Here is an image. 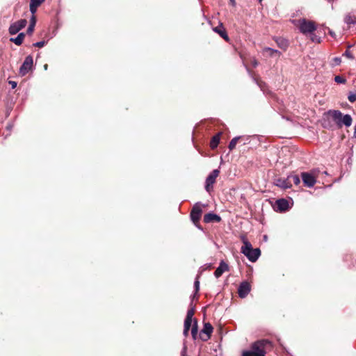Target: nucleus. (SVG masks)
I'll return each mask as SVG.
<instances>
[{"label":"nucleus","instance_id":"obj_6","mask_svg":"<svg viewBox=\"0 0 356 356\" xmlns=\"http://www.w3.org/2000/svg\"><path fill=\"white\" fill-rule=\"evenodd\" d=\"M33 65V57L31 55L27 56L19 68V74L22 76H25L32 69Z\"/></svg>","mask_w":356,"mask_h":356},{"label":"nucleus","instance_id":"obj_38","mask_svg":"<svg viewBox=\"0 0 356 356\" xmlns=\"http://www.w3.org/2000/svg\"><path fill=\"white\" fill-rule=\"evenodd\" d=\"M243 138L241 139L239 141H241L243 143V145H245L249 142V137L248 136H242Z\"/></svg>","mask_w":356,"mask_h":356},{"label":"nucleus","instance_id":"obj_41","mask_svg":"<svg viewBox=\"0 0 356 356\" xmlns=\"http://www.w3.org/2000/svg\"><path fill=\"white\" fill-rule=\"evenodd\" d=\"M328 33H329V34H330L332 37H333V38H334V37L336 36L335 33H334L333 31L330 30V29L329 30V32H328Z\"/></svg>","mask_w":356,"mask_h":356},{"label":"nucleus","instance_id":"obj_17","mask_svg":"<svg viewBox=\"0 0 356 356\" xmlns=\"http://www.w3.org/2000/svg\"><path fill=\"white\" fill-rule=\"evenodd\" d=\"M213 327L209 323H205L204 324L203 329L202 330V332L207 334V337L206 339H204L203 340L206 341L209 338H210V336L213 332Z\"/></svg>","mask_w":356,"mask_h":356},{"label":"nucleus","instance_id":"obj_40","mask_svg":"<svg viewBox=\"0 0 356 356\" xmlns=\"http://www.w3.org/2000/svg\"><path fill=\"white\" fill-rule=\"evenodd\" d=\"M252 65L254 67H256L259 65V63L257 62V60L256 59H253L252 60Z\"/></svg>","mask_w":356,"mask_h":356},{"label":"nucleus","instance_id":"obj_32","mask_svg":"<svg viewBox=\"0 0 356 356\" xmlns=\"http://www.w3.org/2000/svg\"><path fill=\"white\" fill-rule=\"evenodd\" d=\"M242 356H255L253 353L249 350H243L242 353Z\"/></svg>","mask_w":356,"mask_h":356},{"label":"nucleus","instance_id":"obj_14","mask_svg":"<svg viewBox=\"0 0 356 356\" xmlns=\"http://www.w3.org/2000/svg\"><path fill=\"white\" fill-rule=\"evenodd\" d=\"M275 185L280 188L287 189L290 188L292 186L291 181H289V179L287 177L286 179L279 178L275 180Z\"/></svg>","mask_w":356,"mask_h":356},{"label":"nucleus","instance_id":"obj_35","mask_svg":"<svg viewBox=\"0 0 356 356\" xmlns=\"http://www.w3.org/2000/svg\"><path fill=\"white\" fill-rule=\"evenodd\" d=\"M35 24H36V17H35V15H31V19H30V24H29L35 26Z\"/></svg>","mask_w":356,"mask_h":356},{"label":"nucleus","instance_id":"obj_43","mask_svg":"<svg viewBox=\"0 0 356 356\" xmlns=\"http://www.w3.org/2000/svg\"><path fill=\"white\" fill-rule=\"evenodd\" d=\"M258 83L259 86L261 88V89L262 90H264V89H263V84H264V83Z\"/></svg>","mask_w":356,"mask_h":356},{"label":"nucleus","instance_id":"obj_10","mask_svg":"<svg viewBox=\"0 0 356 356\" xmlns=\"http://www.w3.org/2000/svg\"><path fill=\"white\" fill-rule=\"evenodd\" d=\"M251 291V286L247 281L242 282L238 288V296L245 298Z\"/></svg>","mask_w":356,"mask_h":356},{"label":"nucleus","instance_id":"obj_24","mask_svg":"<svg viewBox=\"0 0 356 356\" xmlns=\"http://www.w3.org/2000/svg\"><path fill=\"white\" fill-rule=\"evenodd\" d=\"M192 305V304L191 305ZM194 310L195 308L193 306H191V307L188 310L186 317L185 318V321H188L192 322V318L194 315Z\"/></svg>","mask_w":356,"mask_h":356},{"label":"nucleus","instance_id":"obj_36","mask_svg":"<svg viewBox=\"0 0 356 356\" xmlns=\"http://www.w3.org/2000/svg\"><path fill=\"white\" fill-rule=\"evenodd\" d=\"M181 356H187V347L186 344L184 345L183 348L181 351Z\"/></svg>","mask_w":356,"mask_h":356},{"label":"nucleus","instance_id":"obj_19","mask_svg":"<svg viewBox=\"0 0 356 356\" xmlns=\"http://www.w3.org/2000/svg\"><path fill=\"white\" fill-rule=\"evenodd\" d=\"M24 37L25 34L24 33H19L16 38H11L10 41L19 46L22 44Z\"/></svg>","mask_w":356,"mask_h":356},{"label":"nucleus","instance_id":"obj_45","mask_svg":"<svg viewBox=\"0 0 356 356\" xmlns=\"http://www.w3.org/2000/svg\"><path fill=\"white\" fill-rule=\"evenodd\" d=\"M312 40H313V41H315V42H320V39H319V38H318V39H317V38H312Z\"/></svg>","mask_w":356,"mask_h":356},{"label":"nucleus","instance_id":"obj_18","mask_svg":"<svg viewBox=\"0 0 356 356\" xmlns=\"http://www.w3.org/2000/svg\"><path fill=\"white\" fill-rule=\"evenodd\" d=\"M221 133H218L213 136L210 142V147L212 149L216 148L220 143Z\"/></svg>","mask_w":356,"mask_h":356},{"label":"nucleus","instance_id":"obj_4","mask_svg":"<svg viewBox=\"0 0 356 356\" xmlns=\"http://www.w3.org/2000/svg\"><path fill=\"white\" fill-rule=\"evenodd\" d=\"M298 22L300 31L303 34L312 33L316 29L315 23L312 21L301 19Z\"/></svg>","mask_w":356,"mask_h":356},{"label":"nucleus","instance_id":"obj_23","mask_svg":"<svg viewBox=\"0 0 356 356\" xmlns=\"http://www.w3.org/2000/svg\"><path fill=\"white\" fill-rule=\"evenodd\" d=\"M288 177L289 179V181H291V184L293 182L295 185L297 186L300 183V179L299 177L296 175H289Z\"/></svg>","mask_w":356,"mask_h":356},{"label":"nucleus","instance_id":"obj_13","mask_svg":"<svg viewBox=\"0 0 356 356\" xmlns=\"http://www.w3.org/2000/svg\"><path fill=\"white\" fill-rule=\"evenodd\" d=\"M229 269V268L228 264L222 260L214 272V276L216 278H219L225 272L228 271Z\"/></svg>","mask_w":356,"mask_h":356},{"label":"nucleus","instance_id":"obj_22","mask_svg":"<svg viewBox=\"0 0 356 356\" xmlns=\"http://www.w3.org/2000/svg\"><path fill=\"white\" fill-rule=\"evenodd\" d=\"M191 323H192L191 321L184 320V327L183 334L185 337H187L188 335V332L191 327Z\"/></svg>","mask_w":356,"mask_h":356},{"label":"nucleus","instance_id":"obj_31","mask_svg":"<svg viewBox=\"0 0 356 356\" xmlns=\"http://www.w3.org/2000/svg\"><path fill=\"white\" fill-rule=\"evenodd\" d=\"M343 56H346L350 59H353L354 58V56H353V54H351V52L348 50H346L343 54Z\"/></svg>","mask_w":356,"mask_h":356},{"label":"nucleus","instance_id":"obj_30","mask_svg":"<svg viewBox=\"0 0 356 356\" xmlns=\"http://www.w3.org/2000/svg\"><path fill=\"white\" fill-rule=\"evenodd\" d=\"M46 43H47V42L42 40V41L37 42L34 43L33 45L34 47L41 48V47H43Z\"/></svg>","mask_w":356,"mask_h":356},{"label":"nucleus","instance_id":"obj_11","mask_svg":"<svg viewBox=\"0 0 356 356\" xmlns=\"http://www.w3.org/2000/svg\"><path fill=\"white\" fill-rule=\"evenodd\" d=\"M301 177L305 186L309 188L313 187L316 182L315 177L309 172H302Z\"/></svg>","mask_w":356,"mask_h":356},{"label":"nucleus","instance_id":"obj_15","mask_svg":"<svg viewBox=\"0 0 356 356\" xmlns=\"http://www.w3.org/2000/svg\"><path fill=\"white\" fill-rule=\"evenodd\" d=\"M203 220L205 223H209L211 222H218L221 220V218L220 216L214 213H208L204 215Z\"/></svg>","mask_w":356,"mask_h":356},{"label":"nucleus","instance_id":"obj_8","mask_svg":"<svg viewBox=\"0 0 356 356\" xmlns=\"http://www.w3.org/2000/svg\"><path fill=\"white\" fill-rule=\"evenodd\" d=\"M202 213V209L201 203L200 202L195 203L194 204V206L193 207V209H192V210L191 211V214H190L191 220L194 223L198 222L201 218Z\"/></svg>","mask_w":356,"mask_h":356},{"label":"nucleus","instance_id":"obj_48","mask_svg":"<svg viewBox=\"0 0 356 356\" xmlns=\"http://www.w3.org/2000/svg\"><path fill=\"white\" fill-rule=\"evenodd\" d=\"M263 0H259V2H261Z\"/></svg>","mask_w":356,"mask_h":356},{"label":"nucleus","instance_id":"obj_16","mask_svg":"<svg viewBox=\"0 0 356 356\" xmlns=\"http://www.w3.org/2000/svg\"><path fill=\"white\" fill-rule=\"evenodd\" d=\"M213 31L219 34V35L222 38L225 40L229 41V36L225 31V29L222 26V24H220L219 26L214 27Z\"/></svg>","mask_w":356,"mask_h":356},{"label":"nucleus","instance_id":"obj_34","mask_svg":"<svg viewBox=\"0 0 356 356\" xmlns=\"http://www.w3.org/2000/svg\"><path fill=\"white\" fill-rule=\"evenodd\" d=\"M45 0H31L30 3L40 6Z\"/></svg>","mask_w":356,"mask_h":356},{"label":"nucleus","instance_id":"obj_9","mask_svg":"<svg viewBox=\"0 0 356 356\" xmlns=\"http://www.w3.org/2000/svg\"><path fill=\"white\" fill-rule=\"evenodd\" d=\"M290 208L289 202L284 198L277 200L274 206L275 211L280 213L285 212Z\"/></svg>","mask_w":356,"mask_h":356},{"label":"nucleus","instance_id":"obj_42","mask_svg":"<svg viewBox=\"0 0 356 356\" xmlns=\"http://www.w3.org/2000/svg\"><path fill=\"white\" fill-rule=\"evenodd\" d=\"M229 1H230L231 4H232L233 6H236V1H235V0H229Z\"/></svg>","mask_w":356,"mask_h":356},{"label":"nucleus","instance_id":"obj_33","mask_svg":"<svg viewBox=\"0 0 356 356\" xmlns=\"http://www.w3.org/2000/svg\"><path fill=\"white\" fill-rule=\"evenodd\" d=\"M334 65H339L341 63V59L339 57H334L333 58Z\"/></svg>","mask_w":356,"mask_h":356},{"label":"nucleus","instance_id":"obj_29","mask_svg":"<svg viewBox=\"0 0 356 356\" xmlns=\"http://www.w3.org/2000/svg\"><path fill=\"white\" fill-rule=\"evenodd\" d=\"M334 81L337 83H345L346 80L341 76H336L334 77Z\"/></svg>","mask_w":356,"mask_h":356},{"label":"nucleus","instance_id":"obj_39","mask_svg":"<svg viewBox=\"0 0 356 356\" xmlns=\"http://www.w3.org/2000/svg\"><path fill=\"white\" fill-rule=\"evenodd\" d=\"M9 84L11 86L12 88L14 89L17 87V82L14 81H10Z\"/></svg>","mask_w":356,"mask_h":356},{"label":"nucleus","instance_id":"obj_2","mask_svg":"<svg viewBox=\"0 0 356 356\" xmlns=\"http://www.w3.org/2000/svg\"><path fill=\"white\" fill-rule=\"evenodd\" d=\"M327 113L339 128H341L343 126L349 127L352 124L353 118L349 114L344 115L339 110H329Z\"/></svg>","mask_w":356,"mask_h":356},{"label":"nucleus","instance_id":"obj_46","mask_svg":"<svg viewBox=\"0 0 356 356\" xmlns=\"http://www.w3.org/2000/svg\"><path fill=\"white\" fill-rule=\"evenodd\" d=\"M47 66H48V65H47V64L44 65V70H47Z\"/></svg>","mask_w":356,"mask_h":356},{"label":"nucleus","instance_id":"obj_27","mask_svg":"<svg viewBox=\"0 0 356 356\" xmlns=\"http://www.w3.org/2000/svg\"><path fill=\"white\" fill-rule=\"evenodd\" d=\"M348 99L350 102L353 103L356 101V92H351L348 96Z\"/></svg>","mask_w":356,"mask_h":356},{"label":"nucleus","instance_id":"obj_28","mask_svg":"<svg viewBox=\"0 0 356 356\" xmlns=\"http://www.w3.org/2000/svg\"><path fill=\"white\" fill-rule=\"evenodd\" d=\"M194 288H195V293L193 295V296L195 297V295L197 293V292L199 291L200 290V282L198 280V277H197L195 280V282H194Z\"/></svg>","mask_w":356,"mask_h":356},{"label":"nucleus","instance_id":"obj_25","mask_svg":"<svg viewBox=\"0 0 356 356\" xmlns=\"http://www.w3.org/2000/svg\"><path fill=\"white\" fill-rule=\"evenodd\" d=\"M197 332H198V327H197V321H195L191 327V334H192L193 339H196Z\"/></svg>","mask_w":356,"mask_h":356},{"label":"nucleus","instance_id":"obj_12","mask_svg":"<svg viewBox=\"0 0 356 356\" xmlns=\"http://www.w3.org/2000/svg\"><path fill=\"white\" fill-rule=\"evenodd\" d=\"M262 54L264 56H266V57H272V58L275 57L277 58H279L280 57L282 53L277 49H274L270 47H265L262 50Z\"/></svg>","mask_w":356,"mask_h":356},{"label":"nucleus","instance_id":"obj_7","mask_svg":"<svg viewBox=\"0 0 356 356\" xmlns=\"http://www.w3.org/2000/svg\"><path fill=\"white\" fill-rule=\"evenodd\" d=\"M27 24V21L25 19H22L10 25L8 32L10 35H15Z\"/></svg>","mask_w":356,"mask_h":356},{"label":"nucleus","instance_id":"obj_21","mask_svg":"<svg viewBox=\"0 0 356 356\" xmlns=\"http://www.w3.org/2000/svg\"><path fill=\"white\" fill-rule=\"evenodd\" d=\"M242 138H243V137H241V136H236V137L233 138L231 140V141L229 142V145H228V148L229 149V150L230 151L233 150L235 148L236 143Z\"/></svg>","mask_w":356,"mask_h":356},{"label":"nucleus","instance_id":"obj_1","mask_svg":"<svg viewBox=\"0 0 356 356\" xmlns=\"http://www.w3.org/2000/svg\"><path fill=\"white\" fill-rule=\"evenodd\" d=\"M241 239L243 243L241 248V252L250 261L255 262L261 255L259 248H253L251 243L246 238L245 236H241Z\"/></svg>","mask_w":356,"mask_h":356},{"label":"nucleus","instance_id":"obj_3","mask_svg":"<svg viewBox=\"0 0 356 356\" xmlns=\"http://www.w3.org/2000/svg\"><path fill=\"white\" fill-rule=\"evenodd\" d=\"M269 343L266 339L257 340L252 343L250 350L255 356H266V346Z\"/></svg>","mask_w":356,"mask_h":356},{"label":"nucleus","instance_id":"obj_20","mask_svg":"<svg viewBox=\"0 0 356 356\" xmlns=\"http://www.w3.org/2000/svg\"><path fill=\"white\" fill-rule=\"evenodd\" d=\"M345 22L349 26H355L356 25V17L354 15H348L345 17Z\"/></svg>","mask_w":356,"mask_h":356},{"label":"nucleus","instance_id":"obj_5","mask_svg":"<svg viewBox=\"0 0 356 356\" xmlns=\"http://www.w3.org/2000/svg\"><path fill=\"white\" fill-rule=\"evenodd\" d=\"M220 170L218 169L213 170L207 177L205 181L204 188L207 192L211 193L213 188V184L216 182L217 177L219 175Z\"/></svg>","mask_w":356,"mask_h":356},{"label":"nucleus","instance_id":"obj_26","mask_svg":"<svg viewBox=\"0 0 356 356\" xmlns=\"http://www.w3.org/2000/svg\"><path fill=\"white\" fill-rule=\"evenodd\" d=\"M39 6L30 3L29 9L32 15H35Z\"/></svg>","mask_w":356,"mask_h":356},{"label":"nucleus","instance_id":"obj_44","mask_svg":"<svg viewBox=\"0 0 356 356\" xmlns=\"http://www.w3.org/2000/svg\"><path fill=\"white\" fill-rule=\"evenodd\" d=\"M354 137L356 138V123L354 127Z\"/></svg>","mask_w":356,"mask_h":356},{"label":"nucleus","instance_id":"obj_37","mask_svg":"<svg viewBox=\"0 0 356 356\" xmlns=\"http://www.w3.org/2000/svg\"><path fill=\"white\" fill-rule=\"evenodd\" d=\"M34 28H35V26L29 24L28 26L27 31H26L27 34L31 35L34 31Z\"/></svg>","mask_w":356,"mask_h":356},{"label":"nucleus","instance_id":"obj_47","mask_svg":"<svg viewBox=\"0 0 356 356\" xmlns=\"http://www.w3.org/2000/svg\"><path fill=\"white\" fill-rule=\"evenodd\" d=\"M329 2H332L333 1V0H327Z\"/></svg>","mask_w":356,"mask_h":356}]
</instances>
